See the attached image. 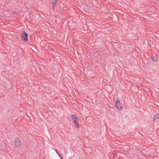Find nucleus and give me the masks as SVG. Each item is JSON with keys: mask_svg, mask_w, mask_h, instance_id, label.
Wrapping results in <instances>:
<instances>
[{"mask_svg": "<svg viewBox=\"0 0 159 159\" xmlns=\"http://www.w3.org/2000/svg\"><path fill=\"white\" fill-rule=\"evenodd\" d=\"M71 118L73 120L74 122H77L78 120V118L74 115H73L71 116Z\"/></svg>", "mask_w": 159, "mask_h": 159, "instance_id": "nucleus-4", "label": "nucleus"}, {"mask_svg": "<svg viewBox=\"0 0 159 159\" xmlns=\"http://www.w3.org/2000/svg\"><path fill=\"white\" fill-rule=\"evenodd\" d=\"M20 143L19 139L18 138H16L15 140V144L16 146L20 145Z\"/></svg>", "mask_w": 159, "mask_h": 159, "instance_id": "nucleus-3", "label": "nucleus"}, {"mask_svg": "<svg viewBox=\"0 0 159 159\" xmlns=\"http://www.w3.org/2000/svg\"><path fill=\"white\" fill-rule=\"evenodd\" d=\"M116 107L119 110H120L122 109V107L121 106V104L120 103L119 100L118 99L117 100V101L116 104Z\"/></svg>", "mask_w": 159, "mask_h": 159, "instance_id": "nucleus-2", "label": "nucleus"}, {"mask_svg": "<svg viewBox=\"0 0 159 159\" xmlns=\"http://www.w3.org/2000/svg\"><path fill=\"white\" fill-rule=\"evenodd\" d=\"M75 126L76 129H78L80 128V126L79 125H78L77 122H74Z\"/></svg>", "mask_w": 159, "mask_h": 159, "instance_id": "nucleus-9", "label": "nucleus"}, {"mask_svg": "<svg viewBox=\"0 0 159 159\" xmlns=\"http://www.w3.org/2000/svg\"><path fill=\"white\" fill-rule=\"evenodd\" d=\"M153 120H159V115L157 114H155L153 117Z\"/></svg>", "mask_w": 159, "mask_h": 159, "instance_id": "nucleus-6", "label": "nucleus"}, {"mask_svg": "<svg viewBox=\"0 0 159 159\" xmlns=\"http://www.w3.org/2000/svg\"><path fill=\"white\" fill-rule=\"evenodd\" d=\"M28 34L25 32L24 31L22 34L21 39L25 41H27L28 40Z\"/></svg>", "mask_w": 159, "mask_h": 159, "instance_id": "nucleus-1", "label": "nucleus"}, {"mask_svg": "<svg viewBox=\"0 0 159 159\" xmlns=\"http://www.w3.org/2000/svg\"><path fill=\"white\" fill-rule=\"evenodd\" d=\"M54 149L55 150L56 153H57V154L58 155V156H59L60 158L61 159H63V157L61 156L60 154H59V153L57 152V151L55 149Z\"/></svg>", "mask_w": 159, "mask_h": 159, "instance_id": "nucleus-8", "label": "nucleus"}, {"mask_svg": "<svg viewBox=\"0 0 159 159\" xmlns=\"http://www.w3.org/2000/svg\"><path fill=\"white\" fill-rule=\"evenodd\" d=\"M57 3V0H53L52 3V7L54 8Z\"/></svg>", "mask_w": 159, "mask_h": 159, "instance_id": "nucleus-7", "label": "nucleus"}, {"mask_svg": "<svg viewBox=\"0 0 159 159\" xmlns=\"http://www.w3.org/2000/svg\"><path fill=\"white\" fill-rule=\"evenodd\" d=\"M152 60L154 62H157L158 61V57L157 56L152 57Z\"/></svg>", "mask_w": 159, "mask_h": 159, "instance_id": "nucleus-5", "label": "nucleus"}]
</instances>
